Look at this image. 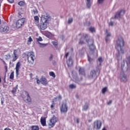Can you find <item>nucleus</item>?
Wrapping results in <instances>:
<instances>
[{
    "mask_svg": "<svg viewBox=\"0 0 130 130\" xmlns=\"http://www.w3.org/2000/svg\"><path fill=\"white\" fill-rule=\"evenodd\" d=\"M87 8H89L90 7H91V3H90H90H87Z\"/></svg>",
    "mask_w": 130,
    "mask_h": 130,
    "instance_id": "c03bdc74",
    "label": "nucleus"
},
{
    "mask_svg": "<svg viewBox=\"0 0 130 130\" xmlns=\"http://www.w3.org/2000/svg\"><path fill=\"white\" fill-rule=\"evenodd\" d=\"M87 37H88V35H87V34L83 35V39H86V38H87Z\"/></svg>",
    "mask_w": 130,
    "mask_h": 130,
    "instance_id": "79ce46f5",
    "label": "nucleus"
},
{
    "mask_svg": "<svg viewBox=\"0 0 130 130\" xmlns=\"http://www.w3.org/2000/svg\"><path fill=\"white\" fill-rule=\"evenodd\" d=\"M18 15V18L21 19V18H22V15L21 14V13L19 12Z\"/></svg>",
    "mask_w": 130,
    "mask_h": 130,
    "instance_id": "a18cd8bd",
    "label": "nucleus"
},
{
    "mask_svg": "<svg viewBox=\"0 0 130 130\" xmlns=\"http://www.w3.org/2000/svg\"><path fill=\"white\" fill-rule=\"evenodd\" d=\"M89 49H90V50H95V49H96V47H95V46H94L93 45H91L89 46Z\"/></svg>",
    "mask_w": 130,
    "mask_h": 130,
    "instance_id": "a878e982",
    "label": "nucleus"
},
{
    "mask_svg": "<svg viewBox=\"0 0 130 130\" xmlns=\"http://www.w3.org/2000/svg\"><path fill=\"white\" fill-rule=\"evenodd\" d=\"M70 54V53L68 52L65 54L64 57H66V58H68V56H69V55Z\"/></svg>",
    "mask_w": 130,
    "mask_h": 130,
    "instance_id": "49530a36",
    "label": "nucleus"
},
{
    "mask_svg": "<svg viewBox=\"0 0 130 130\" xmlns=\"http://www.w3.org/2000/svg\"><path fill=\"white\" fill-rule=\"evenodd\" d=\"M89 108V106L88 105H85L83 107V110H87Z\"/></svg>",
    "mask_w": 130,
    "mask_h": 130,
    "instance_id": "e433bc0d",
    "label": "nucleus"
},
{
    "mask_svg": "<svg viewBox=\"0 0 130 130\" xmlns=\"http://www.w3.org/2000/svg\"><path fill=\"white\" fill-rule=\"evenodd\" d=\"M39 43L40 44V47H45V46L47 45V44H42L41 43Z\"/></svg>",
    "mask_w": 130,
    "mask_h": 130,
    "instance_id": "72a5a7b5",
    "label": "nucleus"
},
{
    "mask_svg": "<svg viewBox=\"0 0 130 130\" xmlns=\"http://www.w3.org/2000/svg\"><path fill=\"white\" fill-rule=\"evenodd\" d=\"M47 24H48V18L46 16L42 15L40 24H38L37 26L41 30H45L47 28Z\"/></svg>",
    "mask_w": 130,
    "mask_h": 130,
    "instance_id": "f03ea898",
    "label": "nucleus"
},
{
    "mask_svg": "<svg viewBox=\"0 0 130 130\" xmlns=\"http://www.w3.org/2000/svg\"><path fill=\"white\" fill-rule=\"evenodd\" d=\"M27 61L30 64L34 63L35 54L33 52H28L27 54Z\"/></svg>",
    "mask_w": 130,
    "mask_h": 130,
    "instance_id": "20e7f679",
    "label": "nucleus"
},
{
    "mask_svg": "<svg viewBox=\"0 0 130 130\" xmlns=\"http://www.w3.org/2000/svg\"><path fill=\"white\" fill-rule=\"evenodd\" d=\"M87 3H90V0H86Z\"/></svg>",
    "mask_w": 130,
    "mask_h": 130,
    "instance_id": "680f3d73",
    "label": "nucleus"
},
{
    "mask_svg": "<svg viewBox=\"0 0 130 130\" xmlns=\"http://www.w3.org/2000/svg\"><path fill=\"white\" fill-rule=\"evenodd\" d=\"M49 76H50V77H52L54 79L55 78V74H54V72H50Z\"/></svg>",
    "mask_w": 130,
    "mask_h": 130,
    "instance_id": "393cba45",
    "label": "nucleus"
},
{
    "mask_svg": "<svg viewBox=\"0 0 130 130\" xmlns=\"http://www.w3.org/2000/svg\"><path fill=\"white\" fill-rule=\"evenodd\" d=\"M3 62L4 63V64H5V66H7V63H6V61H5V60H3Z\"/></svg>",
    "mask_w": 130,
    "mask_h": 130,
    "instance_id": "6e6d98bb",
    "label": "nucleus"
},
{
    "mask_svg": "<svg viewBox=\"0 0 130 130\" xmlns=\"http://www.w3.org/2000/svg\"><path fill=\"white\" fill-rule=\"evenodd\" d=\"M99 61H100V62H103V59H102V57H100L98 59Z\"/></svg>",
    "mask_w": 130,
    "mask_h": 130,
    "instance_id": "4c0bfd02",
    "label": "nucleus"
},
{
    "mask_svg": "<svg viewBox=\"0 0 130 130\" xmlns=\"http://www.w3.org/2000/svg\"><path fill=\"white\" fill-rule=\"evenodd\" d=\"M31 130H39V126L38 125H32L31 126Z\"/></svg>",
    "mask_w": 130,
    "mask_h": 130,
    "instance_id": "aec40b11",
    "label": "nucleus"
},
{
    "mask_svg": "<svg viewBox=\"0 0 130 130\" xmlns=\"http://www.w3.org/2000/svg\"><path fill=\"white\" fill-rule=\"evenodd\" d=\"M1 23H2V20L0 19V24H1Z\"/></svg>",
    "mask_w": 130,
    "mask_h": 130,
    "instance_id": "774afa93",
    "label": "nucleus"
},
{
    "mask_svg": "<svg viewBox=\"0 0 130 130\" xmlns=\"http://www.w3.org/2000/svg\"><path fill=\"white\" fill-rule=\"evenodd\" d=\"M107 91V87H105L104 88H103L102 92L103 93V94H105V93Z\"/></svg>",
    "mask_w": 130,
    "mask_h": 130,
    "instance_id": "c756f323",
    "label": "nucleus"
},
{
    "mask_svg": "<svg viewBox=\"0 0 130 130\" xmlns=\"http://www.w3.org/2000/svg\"><path fill=\"white\" fill-rule=\"evenodd\" d=\"M109 26H113V22H110L109 23Z\"/></svg>",
    "mask_w": 130,
    "mask_h": 130,
    "instance_id": "603ef678",
    "label": "nucleus"
},
{
    "mask_svg": "<svg viewBox=\"0 0 130 130\" xmlns=\"http://www.w3.org/2000/svg\"><path fill=\"white\" fill-rule=\"evenodd\" d=\"M112 103V101H110L109 102H108L107 104L108 105H110Z\"/></svg>",
    "mask_w": 130,
    "mask_h": 130,
    "instance_id": "864d4df0",
    "label": "nucleus"
},
{
    "mask_svg": "<svg viewBox=\"0 0 130 130\" xmlns=\"http://www.w3.org/2000/svg\"><path fill=\"white\" fill-rule=\"evenodd\" d=\"M17 89H18V85H16V87H14L13 88L12 90L11 91L12 94H15V93L17 92Z\"/></svg>",
    "mask_w": 130,
    "mask_h": 130,
    "instance_id": "5701e85b",
    "label": "nucleus"
},
{
    "mask_svg": "<svg viewBox=\"0 0 130 130\" xmlns=\"http://www.w3.org/2000/svg\"><path fill=\"white\" fill-rule=\"evenodd\" d=\"M127 59L129 62V63H130V55L128 56V57L127 58Z\"/></svg>",
    "mask_w": 130,
    "mask_h": 130,
    "instance_id": "3c124183",
    "label": "nucleus"
},
{
    "mask_svg": "<svg viewBox=\"0 0 130 130\" xmlns=\"http://www.w3.org/2000/svg\"><path fill=\"white\" fill-rule=\"evenodd\" d=\"M89 30L90 32H91V33H93V32H95V27H90L89 28Z\"/></svg>",
    "mask_w": 130,
    "mask_h": 130,
    "instance_id": "c85d7f7f",
    "label": "nucleus"
},
{
    "mask_svg": "<svg viewBox=\"0 0 130 130\" xmlns=\"http://www.w3.org/2000/svg\"><path fill=\"white\" fill-rule=\"evenodd\" d=\"M38 14V10H37V9H34L32 11V15H37Z\"/></svg>",
    "mask_w": 130,
    "mask_h": 130,
    "instance_id": "bb28decb",
    "label": "nucleus"
},
{
    "mask_svg": "<svg viewBox=\"0 0 130 130\" xmlns=\"http://www.w3.org/2000/svg\"><path fill=\"white\" fill-rule=\"evenodd\" d=\"M13 54L14 56H12L13 59L12 61H16L18 59V56H17V50H14L13 52Z\"/></svg>",
    "mask_w": 130,
    "mask_h": 130,
    "instance_id": "2eb2a0df",
    "label": "nucleus"
},
{
    "mask_svg": "<svg viewBox=\"0 0 130 130\" xmlns=\"http://www.w3.org/2000/svg\"><path fill=\"white\" fill-rule=\"evenodd\" d=\"M124 47V40L123 38L121 37H119L116 41V44L115 46V49L117 51L118 54L116 55V58L117 60H120L122 57L120 54H124V50L123 47Z\"/></svg>",
    "mask_w": 130,
    "mask_h": 130,
    "instance_id": "f257e3e1",
    "label": "nucleus"
},
{
    "mask_svg": "<svg viewBox=\"0 0 130 130\" xmlns=\"http://www.w3.org/2000/svg\"><path fill=\"white\" fill-rule=\"evenodd\" d=\"M124 67V61H123V62L121 64V69L122 70L123 68Z\"/></svg>",
    "mask_w": 130,
    "mask_h": 130,
    "instance_id": "8fccbe9b",
    "label": "nucleus"
},
{
    "mask_svg": "<svg viewBox=\"0 0 130 130\" xmlns=\"http://www.w3.org/2000/svg\"><path fill=\"white\" fill-rule=\"evenodd\" d=\"M41 82L43 85H47V84H48L47 82V80L43 76H42L41 78Z\"/></svg>",
    "mask_w": 130,
    "mask_h": 130,
    "instance_id": "dca6fc26",
    "label": "nucleus"
},
{
    "mask_svg": "<svg viewBox=\"0 0 130 130\" xmlns=\"http://www.w3.org/2000/svg\"><path fill=\"white\" fill-rule=\"evenodd\" d=\"M73 22V18H70L68 20V23L71 24Z\"/></svg>",
    "mask_w": 130,
    "mask_h": 130,
    "instance_id": "58836bf2",
    "label": "nucleus"
},
{
    "mask_svg": "<svg viewBox=\"0 0 130 130\" xmlns=\"http://www.w3.org/2000/svg\"><path fill=\"white\" fill-rule=\"evenodd\" d=\"M4 130H11V129L9 128H5L4 129Z\"/></svg>",
    "mask_w": 130,
    "mask_h": 130,
    "instance_id": "bf43d9fd",
    "label": "nucleus"
},
{
    "mask_svg": "<svg viewBox=\"0 0 130 130\" xmlns=\"http://www.w3.org/2000/svg\"><path fill=\"white\" fill-rule=\"evenodd\" d=\"M120 77H121V81H122V82H124V83H125L127 81L126 76L125 75L124 73H123V72H122L121 73Z\"/></svg>",
    "mask_w": 130,
    "mask_h": 130,
    "instance_id": "9b49d317",
    "label": "nucleus"
},
{
    "mask_svg": "<svg viewBox=\"0 0 130 130\" xmlns=\"http://www.w3.org/2000/svg\"><path fill=\"white\" fill-rule=\"evenodd\" d=\"M8 2H9V3H10V4H13V3L14 2V0H7Z\"/></svg>",
    "mask_w": 130,
    "mask_h": 130,
    "instance_id": "09e8293b",
    "label": "nucleus"
},
{
    "mask_svg": "<svg viewBox=\"0 0 130 130\" xmlns=\"http://www.w3.org/2000/svg\"><path fill=\"white\" fill-rule=\"evenodd\" d=\"M18 5L20 7H24L25 6V2L20 1L18 3Z\"/></svg>",
    "mask_w": 130,
    "mask_h": 130,
    "instance_id": "412c9836",
    "label": "nucleus"
},
{
    "mask_svg": "<svg viewBox=\"0 0 130 130\" xmlns=\"http://www.w3.org/2000/svg\"><path fill=\"white\" fill-rule=\"evenodd\" d=\"M90 76H91V78H93L94 76H96V71L92 70L90 72Z\"/></svg>",
    "mask_w": 130,
    "mask_h": 130,
    "instance_id": "4be33fe9",
    "label": "nucleus"
},
{
    "mask_svg": "<svg viewBox=\"0 0 130 130\" xmlns=\"http://www.w3.org/2000/svg\"><path fill=\"white\" fill-rule=\"evenodd\" d=\"M5 73H7L8 72V66H5Z\"/></svg>",
    "mask_w": 130,
    "mask_h": 130,
    "instance_id": "a19ab883",
    "label": "nucleus"
},
{
    "mask_svg": "<svg viewBox=\"0 0 130 130\" xmlns=\"http://www.w3.org/2000/svg\"><path fill=\"white\" fill-rule=\"evenodd\" d=\"M57 122V120L56 119V117L55 116H53V117L50 119L49 123L48 124L49 126V128H52L55 124Z\"/></svg>",
    "mask_w": 130,
    "mask_h": 130,
    "instance_id": "39448f33",
    "label": "nucleus"
},
{
    "mask_svg": "<svg viewBox=\"0 0 130 130\" xmlns=\"http://www.w3.org/2000/svg\"><path fill=\"white\" fill-rule=\"evenodd\" d=\"M86 42H87V43H89V40H86Z\"/></svg>",
    "mask_w": 130,
    "mask_h": 130,
    "instance_id": "69168bd1",
    "label": "nucleus"
},
{
    "mask_svg": "<svg viewBox=\"0 0 130 130\" xmlns=\"http://www.w3.org/2000/svg\"><path fill=\"white\" fill-rule=\"evenodd\" d=\"M33 41V39L31 37H29L28 39L27 42L31 43Z\"/></svg>",
    "mask_w": 130,
    "mask_h": 130,
    "instance_id": "473e14b6",
    "label": "nucleus"
},
{
    "mask_svg": "<svg viewBox=\"0 0 130 130\" xmlns=\"http://www.w3.org/2000/svg\"><path fill=\"white\" fill-rule=\"evenodd\" d=\"M25 18H21L19 20H18L16 21V27L17 29H19L20 28H21V27H22V26H23V25H24V23H25Z\"/></svg>",
    "mask_w": 130,
    "mask_h": 130,
    "instance_id": "423d86ee",
    "label": "nucleus"
},
{
    "mask_svg": "<svg viewBox=\"0 0 130 130\" xmlns=\"http://www.w3.org/2000/svg\"><path fill=\"white\" fill-rule=\"evenodd\" d=\"M79 74L80 75H83V76H85V69L83 68H80L79 70Z\"/></svg>",
    "mask_w": 130,
    "mask_h": 130,
    "instance_id": "a211bd4d",
    "label": "nucleus"
},
{
    "mask_svg": "<svg viewBox=\"0 0 130 130\" xmlns=\"http://www.w3.org/2000/svg\"><path fill=\"white\" fill-rule=\"evenodd\" d=\"M9 26H5L4 27H0V31L1 32H5V33H7L9 31Z\"/></svg>",
    "mask_w": 130,
    "mask_h": 130,
    "instance_id": "4468645a",
    "label": "nucleus"
},
{
    "mask_svg": "<svg viewBox=\"0 0 130 130\" xmlns=\"http://www.w3.org/2000/svg\"><path fill=\"white\" fill-rule=\"evenodd\" d=\"M52 43L53 44V45H54V46H55V47H56V46H57V45H58V43L57 42V41H54L52 42Z\"/></svg>",
    "mask_w": 130,
    "mask_h": 130,
    "instance_id": "cd10ccee",
    "label": "nucleus"
},
{
    "mask_svg": "<svg viewBox=\"0 0 130 130\" xmlns=\"http://www.w3.org/2000/svg\"><path fill=\"white\" fill-rule=\"evenodd\" d=\"M106 33L107 34V36L106 37V42H108V37H110V36H111V35L110 34V33H108V30L107 29L106 30Z\"/></svg>",
    "mask_w": 130,
    "mask_h": 130,
    "instance_id": "6ab92c4d",
    "label": "nucleus"
},
{
    "mask_svg": "<svg viewBox=\"0 0 130 130\" xmlns=\"http://www.w3.org/2000/svg\"><path fill=\"white\" fill-rule=\"evenodd\" d=\"M101 125H102V123H101V121L97 120L94 121L93 127L94 128L96 127V129H100V128H101Z\"/></svg>",
    "mask_w": 130,
    "mask_h": 130,
    "instance_id": "6e6552de",
    "label": "nucleus"
},
{
    "mask_svg": "<svg viewBox=\"0 0 130 130\" xmlns=\"http://www.w3.org/2000/svg\"><path fill=\"white\" fill-rule=\"evenodd\" d=\"M1 104L2 105H4V101L3 100H1Z\"/></svg>",
    "mask_w": 130,
    "mask_h": 130,
    "instance_id": "13d9d810",
    "label": "nucleus"
},
{
    "mask_svg": "<svg viewBox=\"0 0 130 130\" xmlns=\"http://www.w3.org/2000/svg\"><path fill=\"white\" fill-rule=\"evenodd\" d=\"M2 83V79H1V77H0V84Z\"/></svg>",
    "mask_w": 130,
    "mask_h": 130,
    "instance_id": "e2e57ef3",
    "label": "nucleus"
},
{
    "mask_svg": "<svg viewBox=\"0 0 130 130\" xmlns=\"http://www.w3.org/2000/svg\"><path fill=\"white\" fill-rule=\"evenodd\" d=\"M40 122L42 126H47L46 125V117H42L40 119Z\"/></svg>",
    "mask_w": 130,
    "mask_h": 130,
    "instance_id": "f8f14e48",
    "label": "nucleus"
},
{
    "mask_svg": "<svg viewBox=\"0 0 130 130\" xmlns=\"http://www.w3.org/2000/svg\"><path fill=\"white\" fill-rule=\"evenodd\" d=\"M60 109L61 112H63V113H66V112H68V106H67V104L64 103H62V105L60 108Z\"/></svg>",
    "mask_w": 130,
    "mask_h": 130,
    "instance_id": "0eeeda50",
    "label": "nucleus"
},
{
    "mask_svg": "<svg viewBox=\"0 0 130 130\" xmlns=\"http://www.w3.org/2000/svg\"><path fill=\"white\" fill-rule=\"evenodd\" d=\"M76 121L77 123H79L80 122V120L79 119H77Z\"/></svg>",
    "mask_w": 130,
    "mask_h": 130,
    "instance_id": "4d7b16f0",
    "label": "nucleus"
},
{
    "mask_svg": "<svg viewBox=\"0 0 130 130\" xmlns=\"http://www.w3.org/2000/svg\"><path fill=\"white\" fill-rule=\"evenodd\" d=\"M67 62L68 67H72L73 64H74V61L73 60L72 56H70L69 58V59L67 61Z\"/></svg>",
    "mask_w": 130,
    "mask_h": 130,
    "instance_id": "ddd939ff",
    "label": "nucleus"
},
{
    "mask_svg": "<svg viewBox=\"0 0 130 130\" xmlns=\"http://www.w3.org/2000/svg\"><path fill=\"white\" fill-rule=\"evenodd\" d=\"M37 84H40V80L39 79H37Z\"/></svg>",
    "mask_w": 130,
    "mask_h": 130,
    "instance_id": "5fc2aeb1",
    "label": "nucleus"
},
{
    "mask_svg": "<svg viewBox=\"0 0 130 130\" xmlns=\"http://www.w3.org/2000/svg\"><path fill=\"white\" fill-rule=\"evenodd\" d=\"M14 78H15V76L14 75V71H13L10 75V79L14 80Z\"/></svg>",
    "mask_w": 130,
    "mask_h": 130,
    "instance_id": "b1692460",
    "label": "nucleus"
},
{
    "mask_svg": "<svg viewBox=\"0 0 130 130\" xmlns=\"http://www.w3.org/2000/svg\"><path fill=\"white\" fill-rule=\"evenodd\" d=\"M58 98L59 100L60 99V95H58Z\"/></svg>",
    "mask_w": 130,
    "mask_h": 130,
    "instance_id": "052dcab7",
    "label": "nucleus"
},
{
    "mask_svg": "<svg viewBox=\"0 0 130 130\" xmlns=\"http://www.w3.org/2000/svg\"><path fill=\"white\" fill-rule=\"evenodd\" d=\"M69 88L70 89H75V88H76V85L74 84H70L69 85Z\"/></svg>",
    "mask_w": 130,
    "mask_h": 130,
    "instance_id": "2f4dec72",
    "label": "nucleus"
},
{
    "mask_svg": "<svg viewBox=\"0 0 130 130\" xmlns=\"http://www.w3.org/2000/svg\"><path fill=\"white\" fill-rule=\"evenodd\" d=\"M36 40L37 42H39L40 41H43V39H42V38L41 37H39L38 38L36 39Z\"/></svg>",
    "mask_w": 130,
    "mask_h": 130,
    "instance_id": "7c9ffc66",
    "label": "nucleus"
},
{
    "mask_svg": "<svg viewBox=\"0 0 130 130\" xmlns=\"http://www.w3.org/2000/svg\"><path fill=\"white\" fill-rule=\"evenodd\" d=\"M22 98L24 102L31 104L32 99H31V96H30V94H29V92L26 91H24V94L22 95Z\"/></svg>",
    "mask_w": 130,
    "mask_h": 130,
    "instance_id": "7ed1b4c3",
    "label": "nucleus"
},
{
    "mask_svg": "<svg viewBox=\"0 0 130 130\" xmlns=\"http://www.w3.org/2000/svg\"><path fill=\"white\" fill-rule=\"evenodd\" d=\"M76 98H79V96L78 95H76Z\"/></svg>",
    "mask_w": 130,
    "mask_h": 130,
    "instance_id": "338daca9",
    "label": "nucleus"
},
{
    "mask_svg": "<svg viewBox=\"0 0 130 130\" xmlns=\"http://www.w3.org/2000/svg\"><path fill=\"white\" fill-rule=\"evenodd\" d=\"M88 56V61H89V62H91V61H92L93 59L91 58V57H90V56H89V55H87Z\"/></svg>",
    "mask_w": 130,
    "mask_h": 130,
    "instance_id": "c9c22d12",
    "label": "nucleus"
},
{
    "mask_svg": "<svg viewBox=\"0 0 130 130\" xmlns=\"http://www.w3.org/2000/svg\"><path fill=\"white\" fill-rule=\"evenodd\" d=\"M102 130H106V128L105 127L103 128Z\"/></svg>",
    "mask_w": 130,
    "mask_h": 130,
    "instance_id": "0e129e2a",
    "label": "nucleus"
},
{
    "mask_svg": "<svg viewBox=\"0 0 130 130\" xmlns=\"http://www.w3.org/2000/svg\"><path fill=\"white\" fill-rule=\"evenodd\" d=\"M20 68H21V62L18 61L16 63V67H15L16 73L17 76H18V75H19V72H20Z\"/></svg>",
    "mask_w": 130,
    "mask_h": 130,
    "instance_id": "9d476101",
    "label": "nucleus"
},
{
    "mask_svg": "<svg viewBox=\"0 0 130 130\" xmlns=\"http://www.w3.org/2000/svg\"><path fill=\"white\" fill-rule=\"evenodd\" d=\"M104 2V0H98V4H102Z\"/></svg>",
    "mask_w": 130,
    "mask_h": 130,
    "instance_id": "ea45409f",
    "label": "nucleus"
},
{
    "mask_svg": "<svg viewBox=\"0 0 130 130\" xmlns=\"http://www.w3.org/2000/svg\"><path fill=\"white\" fill-rule=\"evenodd\" d=\"M34 22L36 25H38L39 23V17L38 16H34Z\"/></svg>",
    "mask_w": 130,
    "mask_h": 130,
    "instance_id": "f3484780",
    "label": "nucleus"
},
{
    "mask_svg": "<svg viewBox=\"0 0 130 130\" xmlns=\"http://www.w3.org/2000/svg\"><path fill=\"white\" fill-rule=\"evenodd\" d=\"M53 58V55L52 54H51V56L49 57V60L50 61L52 60Z\"/></svg>",
    "mask_w": 130,
    "mask_h": 130,
    "instance_id": "de8ad7c7",
    "label": "nucleus"
},
{
    "mask_svg": "<svg viewBox=\"0 0 130 130\" xmlns=\"http://www.w3.org/2000/svg\"><path fill=\"white\" fill-rule=\"evenodd\" d=\"M125 14V11L123 10H121L119 12H117L115 15V19H117L118 18H120V16Z\"/></svg>",
    "mask_w": 130,
    "mask_h": 130,
    "instance_id": "1a4fd4ad",
    "label": "nucleus"
},
{
    "mask_svg": "<svg viewBox=\"0 0 130 130\" xmlns=\"http://www.w3.org/2000/svg\"><path fill=\"white\" fill-rule=\"evenodd\" d=\"M84 41H80V42H79V44H80V45H83V44H84Z\"/></svg>",
    "mask_w": 130,
    "mask_h": 130,
    "instance_id": "37998d69",
    "label": "nucleus"
},
{
    "mask_svg": "<svg viewBox=\"0 0 130 130\" xmlns=\"http://www.w3.org/2000/svg\"><path fill=\"white\" fill-rule=\"evenodd\" d=\"M55 106V103H54V101L53 100L52 104L51 105V108H53Z\"/></svg>",
    "mask_w": 130,
    "mask_h": 130,
    "instance_id": "f704fd0d",
    "label": "nucleus"
}]
</instances>
